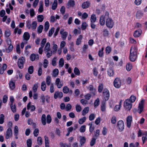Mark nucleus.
<instances>
[{"label": "nucleus", "instance_id": "obj_1", "mask_svg": "<svg viewBox=\"0 0 147 147\" xmlns=\"http://www.w3.org/2000/svg\"><path fill=\"white\" fill-rule=\"evenodd\" d=\"M137 48L136 46L131 47L129 56V60L131 61L134 62L136 60L137 55Z\"/></svg>", "mask_w": 147, "mask_h": 147}, {"label": "nucleus", "instance_id": "obj_2", "mask_svg": "<svg viewBox=\"0 0 147 147\" xmlns=\"http://www.w3.org/2000/svg\"><path fill=\"white\" fill-rule=\"evenodd\" d=\"M124 106L125 109L130 110L132 108V104L129 99L126 100L124 102Z\"/></svg>", "mask_w": 147, "mask_h": 147}, {"label": "nucleus", "instance_id": "obj_3", "mask_svg": "<svg viewBox=\"0 0 147 147\" xmlns=\"http://www.w3.org/2000/svg\"><path fill=\"white\" fill-rule=\"evenodd\" d=\"M114 86L116 88H119L121 84V80L119 78H117L114 80L113 82Z\"/></svg>", "mask_w": 147, "mask_h": 147}, {"label": "nucleus", "instance_id": "obj_4", "mask_svg": "<svg viewBox=\"0 0 147 147\" xmlns=\"http://www.w3.org/2000/svg\"><path fill=\"white\" fill-rule=\"evenodd\" d=\"M106 24L107 27L109 28H111L114 25V22L110 18H108L106 20Z\"/></svg>", "mask_w": 147, "mask_h": 147}, {"label": "nucleus", "instance_id": "obj_5", "mask_svg": "<svg viewBox=\"0 0 147 147\" xmlns=\"http://www.w3.org/2000/svg\"><path fill=\"white\" fill-rule=\"evenodd\" d=\"M117 126L120 132L122 131L124 128V123L122 120L119 121L117 122Z\"/></svg>", "mask_w": 147, "mask_h": 147}, {"label": "nucleus", "instance_id": "obj_6", "mask_svg": "<svg viewBox=\"0 0 147 147\" xmlns=\"http://www.w3.org/2000/svg\"><path fill=\"white\" fill-rule=\"evenodd\" d=\"M25 61V59L23 57H20L19 59L18 64L19 68L22 69L23 67Z\"/></svg>", "mask_w": 147, "mask_h": 147}, {"label": "nucleus", "instance_id": "obj_7", "mask_svg": "<svg viewBox=\"0 0 147 147\" xmlns=\"http://www.w3.org/2000/svg\"><path fill=\"white\" fill-rule=\"evenodd\" d=\"M103 96L105 100H108L109 98V91L107 89H105L103 92Z\"/></svg>", "mask_w": 147, "mask_h": 147}, {"label": "nucleus", "instance_id": "obj_8", "mask_svg": "<svg viewBox=\"0 0 147 147\" xmlns=\"http://www.w3.org/2000/svg\"><path fill=\"white\" fill-rule=\"evenodd\" d=\"M144 102V100H142L139 103L138 112L140 114L141 113L143 110Z\"/></svg>", "mask_w": 147, "mask_h": 147}, {"label": "nucleus", "instance_id": "obj_9", "mask_svg": "<svg viewBox=\"0 0 147 147\" xmlns=\"http://www.w3.org/2000/svg\"><path fill=\"white\" fill-rule=\"evenodd\" d=\"M132 116L130 115L128 116L127 118V126L129 128H130L131 126V122L132 121Z\"/></svg>", "mask_w": 147, "mask_h": 147}, {"label": "nucleus", "instance_id": "obj_10", "mask_svg": "<svg viewBox=\"0 0 147 147\" xmlns=\"http://www.w3.org/2000/svg\"><path fill=\"white\" fill-rule=\"evenodd\" d=\"M12 135V131L10 128H9L7 130L5 134V138L7 139H8L9 138L11 137Z\"/></svg>", "mask_w": 147, "mask_h": 147}, {"label": "nucleus", "instance_id": "obj_11", "mask_svg": "<svg viewBox=\"0 0 147 147\" xmlns=\"http://www.w3.org/2000/svg\"><path fill=\"white\" fill-rule=\"evenodd\" d=\"M63 97V94L62 92H59L58 91H57L55 92L54 96L55 99H56L58 97L61 98Z\"/></svg>", "mask_w": 147, "mask_h": 147}, {"label": "nucleus", "instance_id": "obj_12", "mask_svg": "<svg viewBox=\"0 0 147 147\" xmlns=\"http://www.w3.org/2000/svg\"><path fill=\"white\" fill-rule=\"evenodd\" d=\"M30 109H31L30 111L33 112L35 110L36 107L35 106L31 105V102H30L27 105V109L28 110Z\"/></svg>", "mask_w": 147, "mask_h": 147}, {"label": "nucleus", "instance_id": "obj_13", "mask_svg": "<svg viewBox=\"0 0 147 147\" xmlns=\"http://www.w3.org/2000/svg\"><path fill=\"white\" fill-rule=\"evenodd\" d=\"M55 84L56 85L58 88H61L63 86V84L60 82V79L59 78L56 79L55 82Z\"/></svg>", "mask_w": 147, "mask_h": 147}, {"label": "nucleus", "instance_id": "obj_14", "mask_svg": "<svg viewBox=\"0 0 147 147\" xmlns=\"http://www.w3.org/2000/svg\"><path fill=\"white\" fill-rule=\"evenodd\" d=\"M90 5V3L88 1L83 2L82 5V7L83 9L88 8Z\"/></svg>", "mask_w": 147, "mask_h": 147}, {"label": "nucleus", "instance_id": "obj_15", "mask_svg": "<svg viewBox=\"0 0 147 147\" xmlns=\"http://www.w3.org/2000/svg\"><path fill=\"white\" fill-rule=\"evenodd\" d=\"M60 33L62 35V38L63 40H65L67 35L68 33L67 32H63V29L61 30L60 31Z\"/></svg>", "mask_w": 147, "mask_h": 147}, {"label": "nucleus", "instance_id": "obj_16", "mask_svg": "<svg viewBox=\"0 0 147 147\" xmlns=\"http://www.w3.org/2000/svg\"><path fill=\"white\" fill-rule=\"evenodd\" d=\"M141 30H136L134 32V36L135 37H139L141 35Z\"/></svg>", "mask_w": 147, "mask_h": 147}, {"label": "nucleus", "instance_id": "obj_17", "mask_svg": "<svg viewBox=\"0 0 147 147\" xmlns=\"http://www.w3.org/2000/svg\"><path fill=\"white\" fill-rule=\"evenodd\" d=\"M143 15V13L142 11L138 10L136 13V16L137 19H140Z\"/></svg>", "mask_w": 147, "mask_h": 147}, {"label": "nucleus", "instance_id": "obj_18", "mask_svg": "<svg viewBox=\"0 0 147 147\" xmlns=\"http://www.w3.org/2000/svg\"><path fill=\"white\" fill-rule=\"evenodd\" d=\"M105 17L103 16H101L100 18L99 22L101 26H103L105 24Z\"/></svg>", "mask_w": 147, "mask_h": 147}, {"label": "nucleus", "instance_id": "obj_19", "mask_svg": "<svg viewBox=\"0 0 147 147\" xmlns=\"http://www.w3.org/2000/svg\"><path fill=\"white\" fill-rule=\"evenodd\" d=\"M7 65L6 64H3L2 67L0 69V74H3L4 71L6 69Z\"/></svg>", "mask_w": 147, "mask_h": 147}, {"label": "nucleus", "instance_id": "obj_20", "mask_svg": "<svg viewBox=\"0 0 147 147\" xmlns=\"http://www.w3.org/2000/svg\"><path fill=\"white\" fill-rule=\"evenodd\" d=\"M46 115L44 114H43L41 117V120L42 124L44 125H45L46 124Z\"/></svg>", "mask_w": 147, "mask_h": 147}, {"label": "nucleus", "instance_id": "obj_21", "mask_svg": "<svg viewBox=\"0 0 147 147\" xmlns=\"http://www.w3.org/2000/svg\"><path fill=\"white\" fill-rule=\"evenodd\" d=\"M39 7L38 9V11L40 13L42 12L43 11V1H40L39 2Z\"/></svg>", "mask_w": 147, "mask_h": 147}, {"label": "nucleus", "instance_id": "obj_22", "mask_svg": "<svg viewBox=\"0 0 147 147\" xmlns=\"http://www.w3.org/2000/svg\"><path fill=\"white\" fill-rule=\"evenodd\" d=\"M30 37V36L29 33L27 32H25L23 35V38L26 41L28 40Z\"/></svg>", "mask_w": 147, "mask_h": 147}, {"label": "nucleus", "instance_id": "obj_23", "mask_svg": "<svg viewBox=\"0 0 147 147\" xmlns=\"http://www.w3.org/2000/svg\"><path fill=\"white\" fill-rule=\"evenodd\" d=\"M45 146V147H49V140L48 137L46 136H44Z\"/></svg>", "mask_w": 147, "mask_h": 147}, {"label": "nucleus", "instance_id": "obj_24", "mask_svg": "<svg viewBox=\"0 0 147 147\" xmlns=\"http://www.w3.org/2000/svg\"><path fill=\"white\" fill-rule=\"evenodd\" d=\"M50 46V43L49 42H47L45 46L44 51H50L51 50Z\"/></svg>", "mask_w": 147, "mask_h": 147}, {"label": "nucleus", "instance_id": "obj_25", "mask_svg": "<svg viewBox=\"0 0 147 147\" xmlns=\"http://www.w3.org/2000/svg\"><path fill=\"white\" fill-rule=\"evenodd\" d=\"M89 108L88 107H85L82 111V115L85 116L89 111Z\"/></svg>", "mask_w": 147, "mask_h": 147}, {"label": "nucleus", "instance_id": "obj_26", "mask_svg": "<svg viewBox=\"0 0 147 147\" xmlns=\"http://www.w3.org/2000/svg\"><path fill=\"white\" fill-rule=\"evenodd\" d=\"M108 75L109 76H112L114 74V70L111 68H110L107 71Z\"/></svg>", "mask_w": 147, "mask_h": 147}, {"label": "nucleus", "instance_id": "obj_27", "mask_svg": "<svg viewBox=\"0 0 147 147\" xmlns=\"http://www.w3.org/2000/svg\"><path fill=\"white\" fill-rule=\"evenodd\" d=\"M46 83L45 81H42L41 85V89L43 91H44L45 90L46 88Z\"/></svg>", "mask_w": 147, "mask_h": 147}, {"label": "nucleus", "instance_id": "obj_28", "mask_svg": "<svg viewBox=\"0 0 147 147\" xmlns=\"http://www.w3.org/2000/svg\"><path fill=\"white\" fill-rule=\"evenodd\" d=\"M80 143L81 145L80 146H82L85 142L86 140V138L84 137H80Z\"/></svg>", "mask_w": 147, "mask_h": 147}, {"label": "nucleus", "instance_id": "obj_29", "mask_svg": "<svg viewBox=\"0 0 147 147\" xmlns=\"http://www.w3.org/2000/svg\"><path fill=\"white\" fill-rule=\"evenodd\" d=\"M9 86L11 90H13L15 87V82L12 81L10 82Z\"/></svg>", "mask_w": 147, "mask_h": 147}, {"label": "nucleus", "instance_id": "obj_30", "mask_svg": "<svg viewBox=\"0 0 147 147\" xmlns=\"http://www.w3.org/2000/svg\"><path fill=\"white\" fill-rule=\"evenodd\" d=\"M75 1L73 0H69L67 3V5L69 7H73L75 5Z\"/></svg>", "mask_w": 147, "mask_h": 147}, {"label": "nucleus", "instance_id": "obj_31", "mask_svg": "<svg viewBox=\"0 0 147 147\" xmlns=\"http://www.w3.org/2000/svg\"><path fill=\"white\" fill-rule=\"evenodd\" d=\"M59 70L57 69H55L53 71V76L54 77H56L59 74Z\"/></svg>", "mask_w": 147, "mask_h": 147}, {"label": "nucleus", "instance_id": "obj_32", "mask_svg": "<svg viewBox=\"0 0 147 147\" xmlns=\"http://www.w3.org/2000/svg\"><path fill=\"white\" fill-rule=\"evenodd\" d=\"M49 24L48 22L46 21L45 24L44 30L47 31L49 29Z\"/></svg>", "mask_w": 147, "mask_h": 147}, {"label": "nucleus", "instance_id": "obj_33", "mask_svg": "<svg viewBox=\"0 0 147 147\" xmlns=\"http://www.w3.org/2000/svg\"><path fill=\"white\" fill-rule=\"evenodd\" d=\"M11 109L12 112L15 113L16 111V107L15 105H13V104H11L10 105Z\"/></svg>", "mask_w": 147, "mask_h": 147}, {"label": "nucleus", "instance_id": "obj_34", "mask_svg": "<svg viewBox=\"0 0 147 147\" xmlns=\"http://www.w3.org/2000/svg\"><path fill=\"white\" fill-rule=\"evenodd\" d=\"M82 36L81 35L79 36V37L77 39L76 41V44L77 45H79L80 43L81 40H82Z\"/></svg>", "mask_w": 147, "mask_h": 147}, {"label": "nucleus", "instance_id": "obj_35", "mask_svg": "<svg viewBox=\"0 0 147 147\" xmlns=\"http://www.w3.org/2000/svg\"><path fill=\"white\" fill-rule=\"evenodd\" d=\"M39 84L38 83L35 84L33 87L32 90L34 92H35L37 90L38 86Z\"/></svg>", "mask_w": 147, "mask_h": 147}, {"label": "nucleus", "instance_id": "obj_36", "mask_svg": "<svg viewBox=\"0 0 147 147\" xmlns=\"http://www.w3.org/2000/svg\"><path fill=\"white\" fill-rule=\"evenodd\" d=\"M86 119V117H83L80 119L78 121V123L80 124H82L85 121Z\"/></svg>", "mask_w": 147, "mask_h": 147}, {"label": "nucleus", "instance_id": "obj_37", "mask_svg": "<svg viewBox=\"0 0 147 147\" xmlns=\"http://www.w3.org/2000/svg\"><path fill=\"white\" fill-rule=\"evenodd\" d=\"M136 99V97L134 95H132L130 97L129 99V100L130 102L132 103L134 102Z\"/></svg>", "mask_w": 147, "mask_h": 147}, {"label": "nucleus", "instance_id": "obj_38", "mask_svg": "<svg viewBox=\"0 0 147 147\" xmlns=\"http://www.w3.org/2000/svg\"><path fill=\"white\" fill-rule=\"evenodd\" d=\"M46 82L47 85L49 86L50 85L51 82V78L50 76H48L47 77Z\"/></svg>", "mask_w": 147, "mask_h": 147}, {"label": "nucleus", "instance_id": "obj_39", "mask_svg": "<svg viewBox=\"0 0 147 147\" xmlns=\"http://www.w3.org/2000/svg\"><path fill=\"white\" fill-rule=\"evenodd\" d=\"M57 6V0H54L52 5V9L55 10L56 9Z\"/></svg>", "mask_w": 147, "mask_h": 147}, {"label": "nucleus", "instance_id": "obj_40", "mask_svg": "<svg viewBox=\"0 0 147 147\" xmlns=\"http://www.w3.org/2000/svg\"><path fill=\"white\" fill-rule=\"evenodd\" d=\"M44 17L42 15H38L37 16L38 21L39 22H42L43 20Z\"/></svg>", "mask_w": 147, "mask_h": 147}, {"label": "nucleus", "instance_id": "obj_41", "mask_svg": "<svg viewBox=\"0 0 147 147\" xmlns=\"http://www.w3.org/2000/svg\"><path fill=\"white\" fill-rule=\"evenodd\" d=\"M96 20V18L95 15L92 14L91 17L90 21L91 22H94Z\"/></svg>", "mask_w": 147, "mask_h": 147}, {"label": "nucleus", "instance_id": "obj_42", "mask_svg": "<svg viewBox=\"0 0 147 147\" xmlns=\"http://www.w3.org/2000/svg\"><path fill=\"white\" fill-rule=\"evenodd\" d=\"M43 29V26L42 25H40L37 28L38 32V34H40L42 31Z\"/></svg>", "mask_w": 147, "mask_h": 147}, {"label": "nucleus", "instance_id": "obj_43", "mask_svg": "<svg viewBox=\"0 0 147 147\" xmlns=\"http://www.w3.org/2000/svg\"><path fill=\"white\" fill-rule=\"evenodd\" d=\"M4 116L3 114H1L0 115V124H3L4 122Z\"/></svg>", "mask_w": 147, "mask_h": 147}, {"label": "nucleus", "instance_id": "obj_44", "mask_svg": "<svg viewBox=\"0 0 147 147\" xmlns=\"http://www.w3.org/2000/svg\"><path fill=\"white\" fill-rule=\"evenodd\" d=\"M99 99L97 98L94 101V107H96L99 104Z\"/></svg>", "mask_w": 147, "mask_h": 147}, {"label": "nucleus", "instance_id": "obj_45", "mask_svg": "<svg viewBox=\"0 0 147 147\" xmlns=\"http://www.w3.org/2000/svg\"><path fill=\"white\" fill-rule=\"evenodd\" d=\"M74 72L75 74L77 75H79L80 74V72L79 69L77 67H75L74 69Z\"/></svg>", "mask_w": 147, "mask_h": 147}, {"label": "nucleus", "instance_id": "obj_46", "mask_svg": "<svg viewBox=\"0 0 147 147\" xmlns=\"http://www.w3.org/2000/svg\"><path fill=\"white\" fill-rule=\"evenodd\" d=\"M28 71L30 74H31L33 73V66H30L28 67Z\"/></svg>", "mask_w": 147, "mask_h": 147}, {"label": "nucleus", "instance_id": "obj_47", "mask_svg": "<svg viewBox=\"0 0 147 147\" xmlns=\"http://www.w3.org/2000/svg\"><path fill=\"white\" fill-rule=\"evenodd\" d=\"M32 29L33 30H35L36 29L37 26V23L35 21L33 22L32 24Z\"/></svg>", "mask_w": 147, "mask_h": 147}, {"label": "nucleus", "instance_id": "obj_48", "mask_svg": "<svg viewBox=\"0 0 147 147\" xmlns=\"http://www.w3.org/2000/svg\"><path fill=\"white\" fill-rule=\"evenodd\" d=\"M76 111L78 112H80L82 110L81 107L80 105L78 104L76 105Z\"/></svg>", "mask_w": 147, "mask_h": 147}, {"label": "nucleus", "instance_id": "obj_49", "mask_svg": "<svg viewBox=\"0 0 147 147\" xmlns=\"http://www.w3.org/2000/svg\"><path fill=\"white\" fill-rule=\"evenodd\" d=\"M103 85L102 84H99L98 89V91L99 92H101L103 89Z\"/></svg>", "mask_w": 147, "mask_h": 147}, {"label": "nucleus", "instance_id": "obj_50", "mask_svg": "<svg viewBox=\"0 0 147 147\" xmlns=\"http://www.w3.org/2000/svg\"><path fill=\"white\" fill-rule=\"evenodd\" d=\"M87 26L88 25L86 22H83L81 25V28L82 30H85Z\"/></svg>", "mask_w": 147, "mask_h": 147}, {"label": "nucleus", "instance_id": "obj_51", "mask_svg": "<svg viewBox=\"0 0 147 147\" xmlns=\"http://www.w3.org/2000/svg\"><path fill=\"white\" fill-rule=\"evenodd\" d=\"M86 126L85 125H82L80 128V131L81 132L83 133L85 132L86 130Z\"/></svg>", "mask_w": 147, "mask_h": 147}, {"label": "nucleus", "instance_id": "obj_52", "mask_svg": "<svg viewBox=\"0 0 147 147\" xmlns=\"http://www.w3.org/2000/svg\"><path fill=\"white\" fill-rule=\"evenodd\" d=\"M103 35L104 36H108L109 35V32L107 29H105L103 31Z\"/></svg>", "mask_w": 147, "mask_h": 147}, {"label": "nucleus", "instance_id": "obj_53", "mask_svg": "<svg viewBox=\"0 0 147 147\" xmlns=\"http://www.w3.org/2000/svg\"><path fill=\"white\" fill-rule=\"evenodd\" d=\"M132 68V65L130 63H128L126 65V69L128 71H130Z\"/></svg>", "mask_w": 147, "mask_h": 147}, {"label": "nucleus", "instance_id": "obj_54", "mask_svg": "<svg viewBox=\"0 0 147 147\" xmlns=\"http://www.w3.org/2000/svg\"><path fill=\"white\" fill-rule=\"evenodd\" d=\"M47 122L48 123H50L51 121V118L50 115H48L47 117Z\"/></svg>", "mask_w": 147, "mask_h": 147}, {"label": "nucleus", "instance_id": "obj_55", "mask_svg": "<svg viewBox=\"0 0 147 147\" xmlns=\"http://www.w3.org/2000/svg\"><path fill=\"white\" fill-rule=\"evenodd\" d=\"M63 91L64 93L67 94L69 92V89L67 87L65 86L63 88Z\"/></svg>", "mask_w": 147, "mask_h": 147}, {"label": "nucleus", "instance_id": "obj_56", "mask_svg": "<svg viewBox=\"0 0 147 147\" xmlns=\"http://www.w3.org/2000/svg\"><path fill=\"white\" fill-rule=\"evenodd\" d=\"M32 141L31 139H28L27 141V146L28 147H31L32 145Z\"/></svg>", "mask_w": 147, "mask_h": 147}, {"label": "nucleus", "instance_id": "obj_57", "mask_svg": "<svg viewBox=\"0 0 147 147\" xmlns=\"http://www.w3.org/2000/svg\"><path fill=\"white\" fill-rule=\"evenodd\" d=\"M104 50V48L102 47L101 49L99 51L98 55L99 57H102L103 56V51Z\"/></svg>", "mask_w": 147, "mask_h": 147}, {"label": "nucleus", "instance_id": "obj_58", "mask_svg": "<svg viewBox=\"0 0 147 147\" xmlns=\"http://www.w3.org/2000/svg\"><path fill=\"white\" fill-rule=\"evenodd\" d=\"M59 65L61 67H62L63 66L64 64V61L63 58H61L60 59L59 61Z\"/></svg>", "mask_w": 147, "mask_h": 147}, {"label": "nucleus", "instance_id": "obj_59", "mask_svg": "<svg viewBox=\"0 0 147 147\" xmlns=\"http://www.w3.org/2000/svg\"><path fill=\"white\" fill-rule=\"evenodd\" d=\"M5 35L7 37H8L10 35V32L9 29H6L5 31Z\"/></svg>", "mask_w": 147, "mask_h": 147}, {"label": "nucleus", "instance_id": "obj_60", "mask_svg": "<svg viewBox=\"0 0 147 147\" xmlns=\"http://www.w3.org/2000/svg\"><path fill=\"white\" fill-rule=\"evenodd\" d=\"M96 139V138H92L90 142V145L91 146H92L94 144Z\"/></svg>", "mask_w": 147, "mask_h": 147}, {"label": "nucleus", "instance_id": "obj_61", "mask_svg": "<svg viewBox=\"0 0 147 147\" xmlns=\"http://www.w3.org/2000/svg\"><path fill=\"white\" fill-rule=\"evenodd\" d=\"M37 141L38 144L41 145L42 144V140L41 138L40 137H38Z\"/></svg>", "mask_w": 147, "mask_h": 147}, {"label": "nucleus", "instance_id": "obj_62", "mask_svg": "<svg viewBox=\"0 0 147 147\" xmlns=\"http://www.w3.org/2000/svg\"><path fill=\"white\" fill-rule=\"evenodd\" d=\"M48 60L45 59H44L43 63V67L44 68H46L48 66Z\"/></svg>", "mask_w": 147, "mask_h": 147}, {"label": "nucleus", "instance_id": "obj_63", "mask_svg": "<svg viewBox=\"0 0 147 147\" xmlns=\"http://www.w3.org/2000/svg\"><path fill=\"white\" fill-rule=\"evenodd\" d=\"M50 91L51 93H53L54 91V87L53 84L51 83L50 88Z\"/></svg>", "mask_w": 147, "mask_h": 147}, {"label": "nucleus", "instance_id": "obj_64", "mask_svg": "<svg viewBox=\"0 0 147 147\" xmlns=\"http://www.w3.org/2000/svg\"><path fill=\"white\" fill-rule=\"evenodd\" d=\"M91 92H93L95 91V89H94L92 85H90L89 86L88 88Z\"/></svg>", "mask_w": 147, "mask_h": 147}]
</instances>
